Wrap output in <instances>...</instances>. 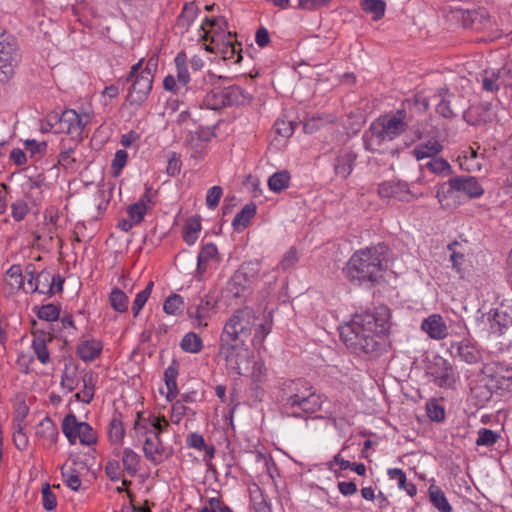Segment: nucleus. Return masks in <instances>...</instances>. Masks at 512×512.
Masks as SVG:
<instances>
[{
	"label": "nucleus",
	"mask_w": 512,
	"mask_h": 512,
	"mask_svg": "<svg viewBox=\"0 0 512 512\" xmlns=\"http://www.w3.org/2000/svg\"><path fill=\"white\" fill-rule=\"evenodd\" d=\"M389 255L390 249L384 243L357 250L346 263L343 273L354 284L368 283L373 286L387 270Z\"/></svg>",
	"instance_id": "f03ea898"
},
{
	"label": "nucleus",
	"mask_w": 512,
	"mask_h": 512,
	"mask_svg": "<svg viewBox=\"0 0 512 512\" xmlns=\"http://www.w3.org/2000/svg\"><path fill=\"white\" fill-rule=\"evenodd\" d=\"M58 429L54 422L45 417L36 428V437L43 440V445L52 446L58 439Z\"/></svg>",
	"instance_id": "a878e982"
},
{
	"label": "nucleus",
	"mask_w": 512,
	"mask_h": 512,
	"mask_svg": "<svg viewBox=\"0 0 512 512\" xmlns=\"http://www.w3.org/2000/svg\"><path fill=\"white\" fill-rule=\"evenodd\" d=\"M78 385L77 380V369L65 368L61 376V386L66 389L67 392H72Z\"/></svg>",
	"instance_id": "bf43d9fd"
},
{
	"label": "nucleus",
	"mask_w": 512,
	"mask_h": 512,
	"mask_svg": "<svg viewBox=\"0 0 512 512\" xmlns=\"http://www.w3.org/2000/svg\"><path fill=\"white\" fill-rule=\"evenodd\" d=\"M430 501L439 512H451L452 507L449 504L444 492L436 485L429 487Z\"/></svg>",
	"instance_id": "ea45409f"
},
{
	"label": "nucleus",
	"mask_w": 512,
	"mask_h": 512,
	"mask_svg": "<svg viewBox=\"0 0 512 512\" xmlns=\"http://www.w3.org/2000/svg\"><path fill=\"white\" fill-rule=\"evenodd\" d=\"M421 328L431 338L436 340L444 339L447 336V326L443 318L438 314L430 315L424 319Z\"/></svg>",
	"instance_id": "b1692460"
},
{
	"label": "nucleus",
	"mask_w": 512,
	"mask_h": 512,
	"mask_svg": "<svg viewBox=\"0 0 512 512\" xmlns=\"http://www.w3.org/2000/svg\"><path fill=\"white\" fill-rule=\"evenodd\" d=\"M199 9L194 2H188L184 5L180 15L177 18L176 26L187 32L198 16Z\"/></svg>",
	"instance_id": "c756f323"
},
{
	"label": "nucleus",
	"mask_w": 512,
	"mask_h": 512,
	"mask_svg": "<svg viewBox=\"0 0 512 512\" xmlns=\"http://www.w3.org/2000/svg\"><path fill=\"white\" fill-rule=\"evenodd\" d=\"M203 104L211 110H219L225 107L222 89L211 88L203 95Z\"/></svg>",
	"instance_id": "79ce46f5"
},
{
	"label": "nucleus",
	"mask_w": 512,
	"mask_h": 512,
	"mask_svg": "<svg viewBox=\"0 0 512 512\" xmlns=\"http://www.w3.org/2000/svg\"><path fill=\"white\" fill-rule=\"evenodd\" d=\"M109 302L111 307L117 312L123 313L128 310V296L119 288H115L111 291Z\"/></svg>",
	"instance_id": "a18cd8bd"
},
{
	"label": "nucleus",
	"mask_w": 512,
	"mask_h": 512,
	"mask_svg": "<svg viewBox=\"0 0 512 512\" xmlns=\"http://www.w3.org/2000/svg\"><path fill=\"white\" fill-rule=\"evenodd\" d=\"M453 191L462 192L469 198H478L483 195L484 188L473 176H457L449 180L447 192Z\"/></svg>",
	"instance_id": "f3484780"
},
{
	"label": "nucleus",
	"mask_w": 512,
	"mask_h": 512,
	"mask_svg": "<svg viewBox=\"0 0 512 512\" xmlns=\"http://www.w3.org/2000/svg\"><path fill=\"white\" fill-rule=\"evenodd\" d=\"M53 280V274L46 270L41 271L35 278L33 292L47 294L49 296L54 295L55 289L52 288Z\"/></svg>",
	"instance_id": "f704fd0d"
},
{
	"label": "nucleus",
	"mask_w": 512,
	"mask_h": 512,
	"mask_svg": "<svg viewBox=\"0 0 512 512\" xmlns=\"http://www.w3.org/2000/svg\"><path fill=\"white\" fill-rule=\"evenodd\" d=\"M499 76L494 71L485 70L482 76V88L487 92H496L499 90Z\"/></svg>",
	"instance_id": "052dcab7"
},
{
	"label": "nucleus",
	"mask_w": 512,
	"mask_h": 512,
	"mask_svg": "<svg viewBox=\"0 0 512 512\" xmlns=\"http://www.w3.org/2000/svg\"><path fill=\"white\" fill-rule=\"evenodd\" d=\"M256 214V205L254 203L246 204L234 217L232 226L235 231H243Z\"/></svg>",
	"instance_id": "473e14b6"
},
{
	"label": "nucleus",
	"mask_w": 512,
	"mask_h": 512,
	"mask_svg": "<svg viewBox=\"0 0 512 512\" xmlns=\"http://www.w3.org/2000/svg\"><path fill=\"white\" fill-rule=\"evenodd\" d=\"M180 347L183 351L188 353H198L203 347V342L200 336L194 332H189L182 338Z\"/></svg>",
	"instance_id": "49530a36"
},
{
	"label": "nucleus",
	"mask_w": 512,
	"mask_h": 512,
	"mask_svg": "<svg viewBox=\"0 0 512 512\" xmlns=\"http://www.w3.org/2000/svg\"><path fill=\"white\" fill-rule=\"evenodd\" d=\"M79 115L74 109H66L60 115L53 113L48 115V125L50 130L54 133H65L71 136L72 139L82 140L86 124L88 123V116Z\"/></svg>",
	"instance_id": "6e6552de"
},
{
	"label": "nucleus",
	"mask_w": 512,
	"mask_h": 512,
	"mask_svg": "<svg viewBox=\"0 0 512 512\" xmlns=\"http://www.w3.org/2000/svg\"><path fill=\"white\" fill-rule=\"evenodd\" d=\"M32 334V349L34 354L42 364H48L50 362V353L47 349V342L52 341V336L49 332L43 330H34Z\"/></svg>",
	"instance_id": "4be33fe9"
},
{
	"label": "nucleus",
	"mask_w": 512,
	"mask_h": 512,
	"mask_svg": "<svg viewBox=\"0 0 512 512\" xmlns=\"http://www.w3.org/2000/svg\"><path fill=\"white\" fill-rule=\"evenodd\" d=\"M252 276L246 271V267L242 265L231 277L228 282L230 291L234 296L239 297L243 294L251 284Z\"/></svg>",
	"instance_id": "cd10ccee"
},
{
	"label": "nucleus",
	"mask_w": 512,
	"mask_h": 512,
	"mask_svg": "<svg viewBox=\"0 0 512 512\" xmlns=\"http://www.w3.org/2000/svg\"><path fill=\"white\" fill-rule=\"evenodd\" d=\"M290 173L287 170H281L272 174L268 179V187L275 193H280L290 184Z\"/></svg>",
	"instance_id": "58836bf2"
},
{
	"label": "nucleus",
	"mask_w": 512,
	"mask_h": 512,
	"mask_svg": "<svg viewBox=\"0 0 512 512\" xmlns=\"http://www.w3.org/2000/svg\"><path fill=\"white\" fill-rule=\"evenodd\" d=\"M62 431L70 444H74L77 439L83 445H92L97 441L96 432L86 422H80L72 413L66 415L62 422Z\"/></svg>",
	"instance_id": "9d476101"
},
{
	"label": "nucleus",
	"mask_w": 512,
	"mask_h": 512,
	"mask_svg": "<svg viewBox=\"0 0 512 512\" xmlns=\"http://www.w3.org/2000/svg\"><path fill=\"white\" fill-rule=\"evenodd\" d=\"M186 445L189 448L204 451L209 459L213 458L215 455V447L213 445H207L201 434L190 433L186 438Z\"/></svg>",
	"instance_id": "4c0bfd02"
},
{
	"label": "nucleus",
	"mask_w": 512,
	"mask_h": 512,
	"mask_svg": "<svg viewBox=\"0 0 512 512\" xmlns=\"http://www.w3.org/2000/svg\"><path fill=\"white\" fill-rule=\"evenodd\" d=\"M389 318L387 307L376 308L373 312L355 313L348 323L341 326L340 338L353 353L377 352L389 330Z\"/></svg>",
	"instance_id": "f257e3e1"
},
{
	"label": "nucleus",
	"mask_w": 512,
	"mask_h": 512,
	"mask_svg": "<svg viewBox=\"0 0 512 512\" xmlns=\"http://www.w3.org/2000/svg\"><path fill=\"white\" fill-rule=\"evenodd\" d=\"M216 306V301L205 295L195 299L194 302L188 307L187 314L189 318L194 320L197 327H206L207 321L211 317V313Z\"/></svg>",
	"instance_id": "2eb2a0df"
},
{
	"label": "nucleus",
	"mask_w": 512,
	"mask_h": 512,
	"mask_svg": "<svg viewBox=\"0 0 512 512\" xmlns=\"http://www.w3.org/2000/svg\"><path fill=\"white\" fill-rule=\"evenodd\" d=\"M477 435V446L491 447L500 439V434L488 428L479 429Z\"/></svg>",
	"instance_id": "3c124183"
},
{
	"label": "nucleus",
	"mask_w": 512,
	"mask_h": 512,
	"mask_svg": "<svg viewBox=\"0 0 512 512\" xmlns=\"http://www.w3.org/2000/svg\"><path fill=\"white\" fill-rule=\"evenodd\" d=\"M20 59L15 37L2 32L0 34V83H7L13 78Z\"/></svg>",
	"instance_id": "1a4fd4ad"
},
{
	"label": "nucleus",
	"mask_w": 512,
	"mask_h": 512,
	"mask_svg": "<svg viewBox=\"0 0 512 512\" xmlns=\"http://www.w3.org/2000/svg\"><path fill=\"white\" fill-rule=\"evenodd\" d=\"M490 378V386L495 389H508L512 384V369L505 368L501 364L486 368Z\"/></svg>",
	"instance_id": "5701e85b"
},
{
	"label": "nucleus",
	"mask_w": 512,
	"mask_h": 512,
	"mask_svg": "<svg viewBox=\"0 0 512 512\" xmlns=\"http://www.w3.org/2000/svg\"><path fill=\"white\" fill-rule=\"evenodd\" d=\"M492 104L489 102L471 106L464 114V119L471 125H481L491 122L493 114Z\"/></svg>",
	"instance_id": "aec40b11"
},
{
	"label": "nucleus",
	"mask_w": 512,
	"mask_h": 512,
	"mask_svg": "<svg viewBox=\"0 0 512 512\" xmlns=\"http://www.w3.org/2000/svg\"><path fill=\"white\" fill-rule=\"evenodd\" d=\"M122 463L125 471L130 476H135L140 470V455L131 448H125L123 450Z\"/></svg>",
	"instance_id": "a19ab883"
},
{
	"label": "nucleus",
	"mask_w": 512,
	"mask_h": 512,
	"mask_svg": "<svg viewBox=\"0 0 512 512\" xmlns=\"http://www.w3.org/2000/svg\"><path fill=\"white\" fill-rule=\"evenodd\" d=\"M451 97L452 95L445 88H440L438 93L433 96L434 99L439 100L436 105V112L446 119H451L456 115L451 107Z\"/></svg>",
	"instance_id": "7c9ffc66"
},
{
	"label": "nucleus",
	"mask_w": 512,
	"mask_h": 512,
	"mask_svg": "<svg viewBox=\"0 0 512 512\" xmlns=\"http://www.w3.org/2000/svg\"><path fill=\"white\" fill-rule=\"evenodd\" d=\"M220 258L218 254V249L215 244L207 243L205 244L197 258V271L199 274H203L206 272L210 263H219Z\"/></svg>",
	"instance_id": "bb28decb"
},
{
	"label": "nucleus",
	"mask_w": 512,
	"mask_h": 512,
	"mask_svg": "<svg viewBox=\"0 0 512 512\" xmlns=\"http://www.w3.org/2000/svg\"><path fill=\"white\" fill-rule=\"evenodd\" d=\"M443 149V146L437 140H428L425 143L417 145L413 149V155L417 160L425 158H434Z\"/></svg>",
	"instance_id": "72a5a7b5"
},
{
	"label": "nucleus",
	"mask_w": 512,
	"mask_h": 512,
	"mask_svg": "<svg viewBox=\"0 0 512 512\" xmlns=\"http://www.w3.org/2000/svg\"><path fill=\"white\" fill-rule=\"evenodd\" d=\"M460 246L459 242L453 241L452 243L448 244L447 249L451 251L450 255V261L452 262L453 269L456 270V272L462 276V265L465 261V256L463 253H460L456 250V248Z\"/></svg>",
	"instance_id": "5fc2aeb1"
},
{
	"label": "nucleus",
	"mask_w": 512,
	"mask_h": 512,
	"mask_svg": "<svg viewBox=\"0 0 512 512\" xmlns=\"http://www.w3.org/2000/svg\"><path fill=\"white\" fill-rule=\"evenodd\" d=\"M153 285L154 284L152 281L148 282L145 289L136 295L132 305V312L135 317L140 313L141 309L144 307L148 298L150 297Z\"/></svg>",
	"instance_id": "6e6d98bb"
},
{
	"label": "nucleus",
	"mask_w": 512,
	"mask_h": 512,
	"mask_svg": "<svg viewBox=\"0 0 512 512\" xmlns=\"http://www.w3.org/2000/svg\"><path fill=\"white\" fill-rule=\"evenodd\" d=\"M408 110H411V101H403L392 115H384L375 119L369 127V134L363 136L366 150L376 151V146L382 142L392 141L408 129L410 118Z\"/></svg>",
	"instance_id": "39448f33"
},
{
	"label": "nucleus",
	"mask_w": 512,
	"mask_h": 512,
	"mask_svg": "<svg viewBox=\"0 0 512 512\" xmlns=\"http://www.w3.org/2000/svg\"><path fill=\"white\" fill-rule=\"evenodd\" d=\"M378 194L381 198H393L403 202H409L415 198L408 183L400 180H389L379 184Z\"/></svg>",
	"instance_id": "dca6fc26"
},
{
	"label": "nucleus",
	"mask_w": 512,
	"mask_h": 512,
	"mask_svg": "<svg viewBox=\"0 0 512 512\" xmlns=\"http://www.w3.org/2000/svg\"><path fill=\"white\" fill-rule=\"evenodd\" d=\"M169 423L165 417H149L142 418L138 414V419L134 423V431L136 435H153L154 433L160 437L161 433L166 431Z\"/></svg>",
	"instance_id": "a211bd4d"
},
{
	"label": "nucleus",
	"mask_w": 512,
	"mask_h": 512,
	"mask_svg": "<svg viewBox=\"0 0 512 512\" xmlns=\"http://www.w3.org/2000/svg\"><path fill=\"white\" fill-rule=\"evenodd\" d=\"M6 275L10 279L9 285H11L13 288L20 289L24 285L23 275L20 266H11L7 270Z\"/></svg>",
	"instance_id": "338daca9"
},
{
	"label": "nucleus",
	"mask_w": 512,
	"mask_h": 512,
	"mask_svg": "<svg viewBox=\"0 0 512 512\" xmlns=\"http://www.w3.org/2000/svg\"><path fill=\"white\" fill-rule=\"evenodd\" d=\"M61 474L65 484L73 491H77L81 486V479L76 469L68 464L61 467Z\"/></svg>",
	"instance_id": "de8ad7c7"
},
{
	"label": "nucleus",
	"mask_w": 512,
	"mask_h": 512,
	"mask_svg": "<svg viewBox=\"0 0 512 512\" xmlns=\"http://www.w3.org/2000/svg\"><path fill=\"white\" fill-rule=\"evenodd\" d=\"M426 413L430 420L441 422L445 419V410L437 400H429L426 403Z\"/></svg>",
	"instance_id": "13d9d810"
},
{
	"label": "nucleus",
	"mask_w": 512,
	"mask_h": 512,
	"mask_svg": "<svg viewBox=\"0 0 512 512\" xmlns=\"http://www.w3.org/2000/svg\"><path fill=\"white\" fill-rule=\"evenodd\" d=\"M250 496L255 512H271V506L258 485L250 488Z\"/></svg>",
	"instance_id": "c03bdc74"
},
{
	"label": "nucleus",
	"mask_w": 512,
	"mask_h": 512,
	"mask_svg": "<svg viewBox=\"0 0 512 512\" xmlns=\"http://www.w3.org/2000/svg\"><path fill=\"white\" fill-rule=\"evenodd\" d=\"M37 315L42 320L54 321L59 318L60 309L54 304H46L39 309Z\"/></svg>",
	"instance_id": "69168bd1"
},
{
	"label": "nucleus",
	"mask_w": 512,
	"mask_h": 512,
	"mask_svg": "<svg viewBox=\"0 0 512 512\" xmlns=\"http://www.w3.org/2000/svg\"><path fill=\"white\" fill-rule=\"evenodd\" d=\"M109 439L113 444H120L123 441L125 435V429L123 423L119 418H113L110 421L108 429Z\"/></svg>",
	"instance_id": "864d4df0"
},
{
	"label": "nucleus",
	"mask_w": 512,
	"mask_h": 512,
	"mask_svg": "<svg viewBox=\"0 0 512 512\" xmlns=\"http://www.w3.org/2000/svg\"><path fill=\"white\" fill-rule=\"evenodd\" d=\"M218 356L227 369L235 374L245 375L249 370L250 354L245 343L220 338Z\"/></svg>",
	"instance_id": "0eeeda50"
},
{
	"label": "nucleus",
	"mask_w": 512,
	"mask_h": 512,
	"mask_svg": "<svg viewBox=\"0 0 512 512\" xmlns=\"http://www.w3.org/2000/svg\"><path fill=\"white\" fill-rule=\"evenodd\" d=\"M482 322L489 325L491 334L501 336L512 326V306L501 303L498 307L491 309L482 316Z\"/></svg>",
	"instance_id": "9b49d317"
},
{
	"label": "nucleus",
	"mask_w": 512,
	"mask_h": 512,
	"mask_svg": "<svg viewBox=\"0 0 512 512\" xmlns=\"http://www.w3.org/2000/svg\"><path fill=\"white\" fill-rule=\"evenodd\" d=\"M221 45V51L224 55L225 59H234L235 63H240L243 59L242 57V47L241 44L233 41L232 37L228 38L224 41V44Z\"/></svg>",
	"instance_id": "37998d69"
},
{
	"label": "nucleus",
	"mask_w": 512,
	"mask_h": 512,
	"mask_svg": "<svg viewBox=\"0 0 512 512\" xmlns=\"http://www.w3.org/2000/svg\"><path fill=\"white\" fill-rule=\"evenodd\" d=\"M183 305V299L178 294L170 295L164 302L163 310L170 315H176Z\"/></svg>",
	"instance_id": "e2e57ef3"
},
{
	"label": "nucleus",
	"mask_w": 512,
	"mask_h": 512,
	"mask_svg": "<svg viewBox=\"0 0 512 512\" xmlns=\"http://www.w3.org/2000/svg\"><path fill=\"white\" fill-rule=\"evenodd\" d=\"M78 159L75 157V149L72 147L64 148L58 156V164L70 171L77 169Z\"/></svg>",
	"instance_id": "8fccbe9b"
},
{
	"label": "nucleus",
	"mask_w": 512,
	"mask_h": 512,
	"mask_svg": "<svg viewBox=\"0 0 512 512\" xmlns=\"http://www.w3.org/2000/svg\"><path fill=\"white\" fill-rule=\"evenodd\" d=\"M427 373L439 387H451L455 383L452 365L441 356L433 357L427 367Z\"/></svg>",
	"instance_id": "4468645a"
},
{
	"label": "nucleus",
	"mask_w": 512,
	"mask_h": 512,
	"mask_svg": "<svg viewBox=\"0 0 512 512\" xmlns=\"http://www.w3.org/2000/svg\"><path fill=\"white\" fill-rule=\"evenodd\" d=\"M227 28L228 23L224 16L206 17L201 24L202 40H211V43H217V45L224 44V41L232 36Z\"/></svg>",
	"instance_id": "ddd939ff"
},
{
	"label": "nucleus",
	"mask_w": 512,
	"mask_h": 512,
	"mask_svg": "<svg viewBox=\"0 0 512 512\" xmlns=\"http://www.w3.org/2000/svg\"><path fill=\"white\" fill-rule=\"evenodd\" d=\"M492 387L490 384L477 385L472 388V396L477 399V405L484 406L492 398Z\"/></svg>",
	"instance_id": "4d7b16f0"
},
{
	"label": "nucleus",
	"mask_w": 512,
	"mask_h": 512,
	"mask_svg": "<svg viewBox=\"0 0 512 512\" xmlns=\"http://www.w3.org/2000/svg\"><path fill=\"white\" fill-rule=\"evenodd\" d=\"M177 376L178 367L175 362H173V364L168 366L164 372V380L167 388L166 398L168 401H172L177 396Z\"/></svg>",
	"instance_id": "c9c22d12"
},
{
	"label": "nucleus",
	"mask_w": 512,
	"mask_h": 512,
	"mask_svg": "<svg viewBox=\"0 0 512 512\" xmlns=\"http://www.w3.org/2000/svg\"><path fill=\"white\" fill-rule=\"evenodd\" d=\"M95 376L92 372L83 376V389L75 394V399L83 403H90L94 397Z\"/></svg>",
	"instance_id": "e433bc0d"
},
{
	"label": "nucleus",
	"mask_w": 512,
	"mask_h": 512,
	"mask_svg": "<svg viewBox=\"0 0 512 512\" xmlns=\"http://www.w3.org/2000/svg\"><path fill=\"white\" fill-rule=\"evenodd\" d=\"M174 64L176 76L167 75L163 80V87L166 91L183 96L194 93V91L206 94L216 81V76L211 72L192 79L188 70V58L185 51L177 53L174 58Z\"/></svg>",
	"instance_id": "423d86ee"
},
{
	"label": "nucleus",
	"mask_w": 512,
	"mask_h": 512,
	"mask_svg": "<svg viewBox=\"0 0 512 512\" xmlns=\"http://www.w3.org/2000/svg\"><path fill=\"white\" fill-rule=\"evenodd\" d=\"M355 160L356 154L353 152L348 151L340 154L334 165L335 173L343 179L347 178L353 170Z\"/></svg>",
	"instance_id": "2f4dec72"
},
{
	"label": "nucleus",
	"mask_w": 512,
	"mask_h": 512,
	"mask_svg": "<svg viewBox=\"0 0 512 512\" xmlns=\"http://www.w3.org/2000/svg\"><path fill=\"white\" fill-rule=\"evenodd\" d=\"M225 107L233 105H242L249 100V94L240 86L231 85L222 88Z\"/></svg>",
	"instance_id": "c85d7f7f"
},
{
	"label": "nucleus",
	"mask_w": 512,
	"mask_h": 512,
	"mask_svg": "<svg viewBox=\"0 0 512 512\" xmlns=\"http://www.w3.org/2000/svg\"><path fill=\"white\" fill-rule=\"evenodd\" d=\"M450 352L453 356H458L462 361L468 364L477 363L480 358V352L468 340L452 343Z\"/></svg>",
	"instance_id": "412c9836"
},
{
	"label": "nucleus",
	"mask_w": 512,
	"mask_h": 512,
	"mask_svg": "<svg viewBox=\"0 0 512 512\" xmlns=\"http://www.w3.org/2000/svg\"><path fill=\"white\" fill-rule=\"evenodd\" d=\"M361 7L377 21L384 16L386 4L383 0H362Z\"/></svg>",
	"instance_id": "09e8293b"
},
{
	"label": "nucleus",
	"mask_w": 512,
	"mask_h": 512,
	"mask_svg": "<svg viewBox=\"0 0 512 512\" xmlns=\"http://www.w3.org/2000/svg\"><path fill=\"white\" fill-rule=\"evenodd\" d=\"M131 81L132 85L128 91L126 101L130 105L139 106L146 101L152 89L153 74L151 70L146 67Z\"/></svg>",
	"instance_id": "f8f14e48"
},
{
	"label": "nucleus",
	"mask_w": 512,
	"mask_h": 512,
	"mask_svg": "<svg viewBox=\"0 0 512 512\" xmlns=\"http://www.w3.org/2000/svg\"><path fill=\"white\" fill-rule=\"evenodd\" d=\"M103 344L96 339L81 340L76 353L84 362H91L98 358L102 352Z\"/></svg>",
	"instance_id": "393cba45"
},
{
	"label": "nucleus",
	"mask_w": 512,
	"mask_h": 512,
	"mask_svg": "<svg viewBox=\"0 0 512 512\" xmlns=\"http://www.w3.org/2000/svg\"><path fill=\"white\" fill-rule=\"evenodd\" d=\"M223 189L220 186H213L208 189L206 194V205L209 209H215L222 197Z\"/></svg>",
	"instance_id": "774afa93"
},
{
	"label": "nucleus",
	"mask_w": 512,
	"mask_h": 512,
	"mask_svg": "<svg viewBox=\"0 0 512 512\" xmlns=\"http://www.w3.org/2000/svg\"><path fill=\"white\" fill-rule=\"evenodd\" d=\"M299 261L298 252L295 247H291L282 257L278 268L283 271L292 269Z\"/></svg>",
	"instance_id": "680f3d73"
},
{
	"label": "nucleus",
	"mask_w": 512,
	"mask_h": 512,
	"mask_svg": "<svg viewBox=\"0 0 512 512\" xmlns=\"http://www.w3.org/2000/svg\"><path fill=\"white\" fill-rule=\"evenodd\" d=\"M425 167L436 175H445L451 173V165L443 158L434 157L430 159Z\"/></svg>",
	"instance_id": "603ef678"
},
{
	"label": "nucleus",
	"mask_w": 512,
	"mask_h": 512,
	"mask_svg": "<svg viewBox=\"0 0 512 512\" xmlns=\"http://www.w3.org/2000/svg\"><path fill=\"white\" fill-rule=\"evenodd\" d=\"M283 407L291 416L303 418L321 409V397L314 387L304 379L284 382L281 387Z\"/></svg>",
	"instance_id": "20e7f679"
},
{
	"label": "nucleus",
	"mask_w": 512,
	"mask_h": 512,
	"mask_svg": "<svg viewBox=\"0 0 512 512\" xmlns=\"http://www.w3.org/2000/svg\"><path fill=\"white\" fill-rule=\"evenodd\" d=\"M144 437L143 452L145 457L154 464H159L164 460L165 447L159 436L153 435H137Z\"/></svg>",
	"instance_id": "6ab92c4d"
},
{
	"label": "nucleus",
	"mask_w": 512,
	"mask_h": 512,
	"mask_svg": "<svg viewBox=\"0 0 512 512\" xmlns=\"http://www.w3.org/2000/svg\"><path fill=\"white\" fill-rule=\"evenodd\" d=\"M272 321L260 319L252 308L237 309L226 321L221 339L246 343L252 335V345L261 346L271 332Z\"/></svg>",
	"instance_id": "7ed1b4c3"
},
{
	"label": "nucleus",
	"mask_w": 512,
	"mask_h": 512,
	"mask_svg": "<svg viewBox=\"0 0 512 512\" xmlns=\"http://www.w3.org/2000/svg\"><path fill=\"white\" fill-rule=\"evenodd\" d=\"M294 123L284 119H277L274 123V130L277 135L283 138H289L294 133Z\"/></svg>",
	"instance_id": "0e129e2a"
}]
</instances>
